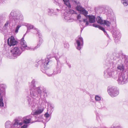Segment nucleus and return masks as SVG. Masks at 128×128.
<instances>
[{"label":"nucleus","instance_id":"a211bd4d","mask_svg":"<svg viewBox=\"0 0 128 128\" xmlns=\"http://www.w3.org/2000/svg\"><path fill=\"white\" fill-rule=\"evenodd\" d=\"M6 15L5 14H2L0 16V24L3 25L6 20Z\"/></svg>","mask_w":128,"mask_h":128},{"label":"nucleus","instance_id":"2f4dec72","mask_svg":"<svg viewBox=\"0 0 128 128\" xmlns=\"http://www.w3.org/2000/svg\"><path fill=\"white\" fill-rule=\"evenodd\" d=\"M21 26L20 25H18L16 26V27L15 28V32L17 34L18 33V30L21 27Z\"/></svg>","mask_w":128,"mask_h":128},{"label":"nucleus","instance_id":"6ab92c4d","mask_svg":"<svg viewBox=\"0 0 128 128\" xmlns=\"http://www.w3.org/2000/svg\"><path fill=\"white\" fill-rule=\"evenodd\" d=\"M5 126L6 128H14V124H12L11 122L9 121H7L5 124Z\"/></svg>","mask_w":128,"mask_h":128},{"label":"nucleus","instance_id":"ddd939ff","mask_svg":"<svg viewBox=\"0 0 128 128\" xmlns=\"http://www.w3.org/2000/svg\"><path fill=\"white\" fill-rule=\"evenodd\" d=\"M112 32L113 36L115 38V41L118 40H119L121 37L119 30L117 29H114Z\"/></svg>","mask_w":128,"mask_h":128},{"label":"nucleus","instance_id":"39448f33","mask_svg":"<svg viewBox=\"0 0 128 128\" xmlns=\"http://www.w3.org/2000/svg\"><path fill=\"white\" fill-rule=\"evenodd\" d=\"M110 60H109V58H108V61L110 64L112 65L116 63L117 64V68L121 71H123L124 70V67L122 61L119 58L118 59H116L115 60L112 58V55L111 56Z\"/></svg>","mask_w":128,"mask_h":128},{"label":"nucleus","instance_id":"2eb2a0df","mask_svg":"<svg viewBox=\"0 0 128 128\" xmlns=\"http://www.w3.org/2000/svg\"><path fill=\"white\" fill-rule=\"evenodd\" d=\"M8 43L10 46H11L16 44L17 43V42L15 40L13 36H11L8 40Z\"/></svg>","mask_w":128,"mask_h":128},{"label":"nucleus","instance_id":"052dcab7","mask_svg":"<svg viewBox=\"0 0 128 128\" xmlns=\"http://www.w3.org/2000/svg\"><path fill=\"white\" fill-rule=\"evenodd\" d=\"M57 62H58V61H57Z\"/></svg>","mask_w":128,"mask_h":128},{"label":"nucleus","instance_id":"f3484780","mask_svg":"<svg viewBox=\"0 0 128 128\" xmlns=\"http://www.w3.org/2000/svg\"><path fill=\"white\" fill-rule=\"evenodd\" d=\"M43 110L44 109L43 108H38L37 110L33 112L32 114L34 116L38 115L42 113Z\"/></svg>","mask_w":128,"mask_h":128},{"label":"nucleus","instance_id":"4468645a","mask_svg":"<svg viewBox=\"0 0 128 128\" xmlns=\"http://www.w3.org/2000/svg\"><path fill=\"white\" fill-rule=\"evenodd\" d=\"M81 12L85 16V18L83 19V22L84 23H86L84 27L88 26L89 24V22L88 20V16L87 15L88 13V12L84 8L80 12Z\"/></svg>","mask_w":128,"mask_h":128},{"label":"nucleus","instance_id":"9b49d317","mask_svg":"<svg viewBox=\"0 0 128 128\" xmlns=\"http://www.w3.org/2000/svg\"><path fill=\"white\" fill-rule=\"evenodd\" d=\"M84 44L83 38L81 37H79L76 40V43L75 44L76 48L80 50L82 48Z\"/></svg>","mask_w":128,"mask_h":128},{"label":"nucleus","instance_id":"79ce46f5","mask_svg":"<svg viewBox=\"0 0 128 128\" xmlns=\"http://www.w3.org/2000/svg\"><path fill=\"white\" fill-rule=\"evenodd\" d=\"M43 92H44L46 94L45 95V94H44V96H47L46 91V90L45 89V88H44L43 89Z\"/></svg>","mask_w":128,"mask_h":128},{"label":"nucleus","instance_id":"473e14b6","mask_svg":"<svg viewBox=\"0 0 128 128\" xmlns=\"http://www.w3.org/2000/svg\"><path fill=\"white\" fill-rule=\"evenodd\" d=\"M95 100L96 101H100L101 99V97L98 95H96L95 96Z\"/></svg>","mask_w":128,"mask_h":128},{"label":"nucleus","instance_id":"f704fd0d","mask_svg":"<svg viewBox=\"0 0 128 128\" xmlns=\"http://www.w3.org/2000/svg\"><path fill=\"white\" fill-rule=\"evenodd\" d=\"M98 28L100 29L103 31V32H104L105 34H107L106 32V31H105V29L104 28H103L102 26H100Z\"/></svg>","mask_w":128,"mask_h":128},{"label":"nucleus","instance_id":"58836bf2","mask_svg":"<svg viewBox=\"0 0 128 128\" xmlns=\"http://www.w3.org/2000/svg\"><path fill=\"white\" fill-rule=\"evenodd\" d=\"M36 31L37 32V34H38V35L39 36V37H40V36H41V34L40 33L39 31L37 29H36Z\"/></svg>","mask_w":128,"mask_h":128},{"label":"nucleus","instance_id":"bf43d9fd","mask_svg":"<svg viewBox=\"0 0 128 128\" xmlns=\"http://www.w3.org/2000/svg\"><path fill=\"white\" fill-rule=\"evenodd\" d=\"M36 118H37V117H36Z\"/></svg>","mask_w":128,"mask_h":128},{"label":"nucleus","instance_id":"37998d69","mask_svg":"<svg viewBox=\"0 0 128 128\" xmlns=\"http://www.w3.org/2000/svg\"><path fill=\"white\" fill-rule=\"evenodd\" d=\"M44 116L45 117L47 118L49 117L50 116V115L49 114H48V113H46L45 114Z\"/></svg>","mask_w":128,"mask_h":128},{"label":"nucleus","instance_id":"7c9ffc66","mask_svg":"<svg viewBox=\"0 0 128 128\" xmlns=\"http://www.w3.org/2000/svg\"><path fill=\"white\" fill-rule=\"evenodd\" d=\"M4 106V104L3 101V99L2 97H0V106L3 107Z\"/></svg>","mask_w":128,"mask_h":128},{"label":"nucleus","instance_id":"ea45409f","mask_svg":"<svg viewBox=\"0 0 128 128\" xmlns=\"http://www.w3.org/2000/svg\"><path fill=\"white\" fill-rule=\"evenodd\" d=\"M69 44L67 43H65L64 44V46L66 48H68L69 47Z\"/></svg>","mask_w":128,"mask_h":128},{"label":"nucleus","instance_id":"4be33fe9","mask_svg":"<svg viewBox=\"0 0 128 128\" xmlns=\"http://www.w3.org/2000/svg\"><path fill=\"white\" fill-rule=\"evenodd\" d=\"M22 122H19V121L17 120H15V122L14 123V126L15 127H19L20 126L22 125Z\"/></svg>","mask_w":128,"mask_h":128},{"label":"nucleus","instance_id":"49530a36","mask_svg":"<svg viewBox=\"0 0 128 128\" xmlns=\"http://www.w3.org/2000/svg\"><path fill=\"white\" fill-rule=\"evenodd\" d=\"M81 16L80 14L78 15L77 17V18L78 20L81 18Z\"/></svg>","mask_w":128,"mask_h":128},{"label":"nucleus","instance_id":"c03bdc74","mask_svg":"<svg viewBox=\"0 0 128 128\" xmlns=\"http://www.w3.org/2000/svg\"><path fill=\"white\" fill-rule=\"evenodd\" d=\"M92 26L96 28H98L100 26L97 25L96 24H92Z\"/></svg>","mask_w":128,"mask_h":128},{"label":"nucleus","instance_id":"0eeeda50","mask_svg":"<svg viewBox=\"0 0 128 128\" xmlns=\"http://www.w3.org/2000/svg\"><path fill=\"white\" fill-rule=\"evenodd\" d=\"M117 81L120 84H126L128 82V73L122 72L120 73Z\"/></svg>","mask_w":128,"mask_h":128},{"label":"nucleus","instance_id":"a18cd8bd","mask_svg":"<svg viewBox=\"0 0 128 128\" xmlns=\"http://www.w3.org/2000/svg\"><path fill=\"white\" fill-rule=\"evenodd\" d=\"M27 126V125L25 124L21 127V128H26Z\"/></svg>","mask_w":128,"mask_h":128},{"label":"nucleus","instance_id":"13d9d810","mask_svg":"<svg viewBox=\"0 0 128 128\" xmlns=\"http://www.w3.org/2000/svg\"><path fill=\"white\" fill-rule=\"evenodd\" d=\"M47 58H48V56L47 57Z\"/></svg>","mask_w":128,"mask_h":128},{"label":"nucleus","instance_id":"aec40b11","mask_svg":"<svg viewBox=\"0 0 128 128\" xmlns=\"http://www.w3.org/2000/svg\"><path fill=\"white\" fill-rule=\"evenodd\" d=\"M88 18L89 22L90 23H94L95 21V17L94 16H88Z\"/></svg>","mask_w":128,"mask_h":128},{"label":"nucleus","instance_id":"8fccbe9b","mask_svg":"<svg viewBox=\"0 0 128 128\" xmlns=\"http://www.w3.org/2000/svg\"><path fill=\"white\" fill-rule=\"evenodd\" d=\"M113 20L114 23H116V20L115 19H113Z\"/></svg>","mask_w":128,"mask_h":128},{"label":"nucleus","instance_id":"f8f14e48","mask_svg":"<svg viewBox=\"0 0 128 128\" xmlns=\"http://www.w3.org/2000/svg\"><path fill=\"white\" fill-rule=\"evenodd\" d=\"M26 99L28 102L29 106L31 108L32 110H34L37 106V104L35 103L32 102L30 96L29 95L27 96L26 98Z\"/></svg>","mask_w":128,"mask_h":128},{"label":"nucleus","instance_id":"9d476101","mask_svg":"<svg viewBox=\"0 0 128 128\" xmlns=\"http://www.w3.org/2000/svg\"><path fill=\"white\" fill-rule=\"evenodd\" d=\"M108 92L110 96L112 97L116 96L119 94L118 90L117 87L114 86L108 87Z\"/></svg>","mask_w":128,"mask_h":128},{"label":"nucleus","instance_id":"6e6552de","mask_svg":"<svg viewBox=\"0 0 128 128\" xmlns=\"http://www.w3.org/2000/svg\"><path fill=\"white\" fill-rule=\"evenodd\" d=\"M104 76L105 78L112 77L116 79L118 76L116 71L112 72V68H108L104 72Z\"/></svg>","mask_w":128,"mask_h":128},{"label":"nucleus","instance_id":"5fc2aeb1","mask_svg":"<svg viewBox=\"0 0 128 128\" xmlns=\"http://www.w3.org/2000/svg\"><path fill=\"white\" fill-rule=\"evenodd\" d=\"M34 30H35V31H36V32H34V33H35V32H36V30H35V29H34Z\"/></svg>","mask_w":128,"mask_h":128},{"label":"nucleus","instance_id":"a19ab883","mask_svg":"<svg viewBox=\"0 0 128 128\" xmlns=\"http://www.w3.org/2000/svg\"><path fill=\"white\" fill-rule=\"evenodd\" d=\"M43 92H44L46 94L45 95V94H44V96H47L46 91V90L45 89V88H44L43 89Z\"/></svg>","mask_w":128,"mask_h":128},{"label":"nucleus","instance_id":"6e6d98bb","mask_svg":"<svg viewBox=\"0 0 128 128\" xmlns=\"http://www.w3.org/2000/svg\"><path fill=\"white\" fill-rule=\"evenodd\" d=\"M127 4H128V1H127Z\"/></svg>","mask_w":128,"mask_h":128},{"label":"nucleus","instance_id":"423d86ee","mask_svg":"<svg viewBox=\"0 0 128 128\" xmlns=\"http://www.w3.org/2000/svg\"><path fill=\"white\" fill-rule=\"evenodd\" d=\"M118 58L121 59L122 62L126 64V66H128V56L123 55L121 53H113L112 55V58L115 60L118 59Z\"/></svg>","mask_w":128,"mask_h":128},{"label":"nucleus","instance_id":"5701e85b","mask_svg":"<svg viewBox=\"0 0 128 128\" xmlns=\"http://www.w3.org/2000/svg\"><path fill=\"white\" fill-rule=\"evenodd\" d=\"M32 117L30 116L28 117H26V118L24 120V122L25 124H28L30 123Z\"/></svg>","mask_w":128,"mask_h":128},{"label":"nucleus","instance_id":"7ed1b4c3","mask_svg":"<svg viewBox=\"0 0 128 128\" xmlns=\"http://www.w3.org/2000/svg\"><path fill=\"white\" fill-rule=\"evenodd\" d=\"M49 61L48 60H40L38 63L42 62L41 70L43 72L46 73L48 76H54V74L52 70L48 69L47 67Z\"/></svg>","mask_w":128,"mask_h":128},{"label":"nucleus","instance_id":"603ef678","mask_svg":"<svg viewBox=\"0 0 128 128\" xmlns=\"http://www.w3.org/2000/svg\"><path fill=\"white\" fill-rule=\"evenodd\" d=\"M56 10L58 11L59 10L57 8L56 9Z\"/></svg>","mask_w":128,"mask_h":128},{"label":"nucleus","instance_id":"c756f323","mask_svg":"<svg viewBox=\"0 0 128 128\" xmlns=\"http://www.w3.org/2000/svg\"><path fill=\"white\" fill-rule=\"evenodd\" d=\"M76 9L79 11L81 12L84 8L82 6L79 5H78L76 8Z\"/></svg>","mask_w":128,"mask_h":128},{"label":"nucleus","instance_id":"f03ea898","mask_svg":"<svg viewBox=\"0 0 128 128\" xmlns=\"http://www.w3.org/2000/svg\"><path fill=\"white\" fill-rule=\"evenodd\" d=\"M35 80H33L30 84V88L31 96L33 98L36 99L39 98V94H41L42 93V90L41 87H38L36 88L34 84Z\"/></svg>","mask_w":128,"mask_h":128},{"label":"nucleus","instance_id":"dca6fc26","mask_svg":"<svg viewBox=\"0 0 128 128\" xmlns=\"http://www.w3.org/2000/svg\"><path fill=\"white\" fill-rule=\"evenodd\" d=\"M71 15L67 12L64 13L63 18L66 21L70 22L72 21V18H71Z\"/></svg>","mask_w":128,"mask_h":128},{"label":"nucleus","instance_id":"b1692460","mask_svg":"<svg viewBox=\"0 0 128 128\" xmlns=\"http://www.w3.org/2000/svg\"><path fill=\"white\" fill-rule=\"evenodd\" d=\"M96 20L98 23H99L101 24H103L104 20H102V18L100 16L97 17L96 18Z\"/></svg>","mask_w":128,"mask_h":128},{"label":"nucleus","instance_id":"412c9836","mask_svg":"<svg viewBox=\"0 0 128 128\" xmlns=\"http://www.w3.org/2000/svg\"><path fill=\"white\" fill-rule=\"evenodd\" d=\"M6 86L4 84H1L0 86V90L2 93L5 95Z\"/></svg>","mask_w":128,"mask_h":128},{"label":"nucleus","instance_id":"bb28decb","mask_svg":"<svg viewBox=\"0 0 128 128\" xmlns=\"http://www.w3.org/2000/svg\"><path fill=\"white\" fill-rule=\"evenodd\" d=\"M63 2H64L65 4L66 5L68 8H70L71 7V6L69 2V1L68 0H63Z\"/></svg>","mask_w":128,"mask_h":128},{"label":"nucleus","instance_id":"4d7b16f0","mask_svg":"<svg viewBox=\"0 0 128 128\" xmlns=\"http://www.w3.org/2000/svg\"><path fill=\"white\" fill-rule=\"evenodd\" d=\"M108 34H107V36H108Z\"/></svg>","mask_w":128,"mask_h":128},{"label":"nucleus","instance_id":"20e7f679","mask_svg":"<svg viewBox=\"0 0 128 128\" xmlns=\"http://www.w3.org/2000/svg\"><path fill=\"white\" fill-rule=\"evenodd\" d=\"M25 35V34L24 35V36L20 40V44H21V47L20 48H21L22 50V51H24L26 49L28 50H34L40 47V45L41 44L42 42V41L41 40H40L39 43L38 44L37 46L34 47H27L26 43L25 41L24 40V37Z\"/></svg>","mask_w":128,"mask_h":128},{"label":"nucleus","instance_id":"864d4df0","mask_svg":"<svg viewBox=\"0 0 128 128\" xmlns=\"http://www.w3.org/2000/svg\"><path fill=\"white\" fill-rule=\"evenodd\" d=\"M50 107H51V108H52V109L53 108V107L52 106H51Z\"/></svg>","mask_w":128,"mask_h":128},{"label":"nucleus","instance_id":"72a5a7b5","mask_svg":"<svg viewBox=\"0 0 128 128\" xmlns=\"http://www.w3.org/2000/svg\"><path fill=\"white\" fill-rule=\"evenodd\" d=\"M121 2L124 6H126L128 5V3L126 0H122Z\"/></svg>","mask_w":128,"mask_h":128},{"label":"nucleus","instance_id":"c9c22d12","mask_svg":"<svg viewBox=\"0 0 128 128\" xmlns=\"http://www.w3.org/2000/svg\"><path fill=\"white\" fill-rule=\"evenodd\" d=\"M54 3L56 5H60L59 2H60V0H54Z\"/></svg>","mask_w":128,"mask_h":128},{"label":"nucleus","instance_id":"09e8293b","mask_svg":"<svg viewBox=\"0 0 128 128\" xmlns=\"http://www.w3.org/2000/svg\"><path fill=\"white\" fill-rule=\"evenodd\" d=\"M68 64V66L69 68H70L71 67V65L70 64Z\"/></svg>","mask_w":128,"mask_h":128},{"label":"nucleus","instance_id":"f257e3e1","mask_svg":"<svg viewBox=\"0 0 128 128\" xmlns=\"http://www.w3.org/2000/svg\"><path fill=\"white\" fill-rule=\"evenodd\" d=\"M10 21L9 20L7 21L3 26V29L5 30L7 28L9 23H11V21L13 22H14L16 24L19 23L20 21L23 19L22 15L20 14H18L15 11H12L9 15Z\"/></svg>","mask_w":128,"mask_h":128},{"label":"nucleus","instance_id":"cd10ccee","mask_svg":"<svg viewBox=\"0 0 128 128\" xmlns=\"http://www.w3.org/2000/svg\"><path fill=\"white\" fill-rule=\"evenodd\" d=\"M48 14L50 15H52V14H55L54 12V10L52 9H48Z\"/></svg>","mask_w":128,"mask_h":128},{"label":"nucleus","instance_id":"4c0bfd02","mask_svg":"<svg viewBox=\"0 0 128 128\" xmlns=\"http://www.w3.org/2000/svg\"><path fill=\"white\" fill-rule=\"evenodd\" d=\"M69 14H73L74 13H76L75 11L74 10H70V11L69 12Z\"/></svg>","mask_w":128,"mask_h":128},{"label":"nucleus","instance_id":"1a4fd4ad","mask_svg":"<svg viewBox=\"0 0 128 128\" xmlns=\"http://www.w3.org/2000/svg\"><path fill=\"white\" fill-rule=\"evenodd\" d=\"M22 51L20 47H15L12 50L10 51V53L11 54L12 56L11 58H15L17 56H20ZM10 57V56H9Z\"/></svg>","mask_w":128,"mask_h":128},{"label":"nucleus","instance_id":"3c124183","mask_svg":"<svg viewBox=\"0 0 128 128\" xmlns=\"http://www.w3.org/2000/svg\"><path fill=\"white\" fill-rule=\"evenodd\" d=\"M44 102H45V103H46L47 102H46V98L45 99H44Z\"/></svg>","mask_w":128,"mask_h":128},{"label":"nucleus","instance_id":"e433bc0d","mask_svg":"<svg viewBox=\"0 0 128 128\" xmlns=\"http://www.w3.org/2000/svg\"><path fill=\"white\" fill-rule=\"evenodd\" d=\"M42 116H40V119L38 120H36L35 121V122H31V123H33L34 122H40L41 121H42Z\"/></svg>","mask_w":128,"mask_h":128},{"label":"nucleus","instance_id":"c85d7f7f","mask_svg":"<svg viewBox=\"0 0 128 128\" xmlns=\"http://www.w3.org/2000/svg\"><path fill=\"white\" fill-rule=\"evenodd\" d=\"M103 24L106 26L108 27H109L111 24V23L108 21L106 20H104Z\"/></svg>","mask_w":128,"mask_h":128},{"label":"nucleus","instance_id":"a878e982","mask_svg":"<svg viewBox=\"0 0 128 128\" xmlns=\"http://www.w3.org/2000/svg\"><path fill=\"white\" fill-rule=\"evenodd\" d=\"M27 30L26 31V32H28V30L31 29H35L36 30V28H34L33 26L31 25L30 24H27Z\"/></svg>","mask_w":128,"mask_h":128},{"label":"nucleus","instance_id":"393cba45","mask_svg":"<svg viewBox=\"0 0 128 128\" xmlns=\"http://www.w3.org/2000/svg\"><path fill=\"white\" fill-rule=\"evenodd\" d=\"M53 72L54 74L60 73V68L58 67H56L54 69Z\"/></svg>","mask_w":128,"mask_h":128},{"label":"nucleus","instance_id":"de8ad7c7","mask_svg":"<svg viewBox=\"0 0 128 128\" xmlns=\"http://www.w3.org/2000/svg\"><path fill=\"white\" fill-rule=\"evenodd\" d=\"M3 25H1V24H0V32H2V26Z\"/></svg>","mask_w":128,"mask_h":128}]
</instances>
